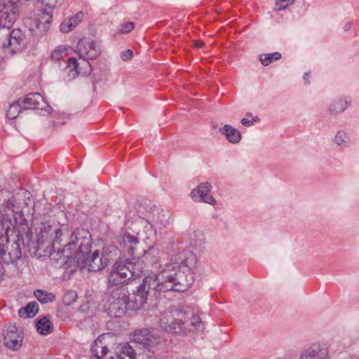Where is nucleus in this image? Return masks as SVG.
Segmentation results:
<instances>
[{
  "mask_svg": "<svg viewBox=\"0 0 359 359\" xmlns=\"http://www.w3.org/2000/svg\"><path fill=\"white\" fill-rule=\"evenodd\" d=\"M196 257L188 253L184 258L171 259L159 266L157 273L145 276L135 292L133 302L129 301L128 291L123 287L112 290L107 295L104 307L111 316L120 317L127 309L131 310L151 309L150 304L156 302L161 293L168 291H187L194 283L192 268Z\"/></svg>",
  "mask_w": 359,
  "mask_h": 359,
  "instance_id": "f257e3e1",
  "label": "nucleus"
},
{
  "mask_svg": "<svg viewBox=\"0 0 359 359\" xmlns=\"http://www.w3.org/2000/svg\"><path fill=\"white\" fill-rule=\"evenodd\" d=\"M351 97L348 95L336 97L330 103L327 110L333 116L341 114L351 106Z\"/></svg>",
  "mask_w": 359,
  "mask_h": 359,
  "instance_id": "2eb2a0df",
  "label": "nucleus"
},
{
  "mask_svg": "<svg viewBox=\"0 0 359 359\" xmlns=\"http://www.w3.org/2000/svg\"><path fill=\"white\" fill-rule=\"evenodd\" d=\"M144 269V262L137 257L117 262L109 273V283L116 285L121 284L131 278L139 277Z\"/></svg>",
  "mask_w": 359,
  "mask_h": 359,
  "instance_id": "20e7f679",
  "label": "nucleus"
},
{
  "mask_svg": "<svg viewBox=\"0 0 359 359\" xmlns=\"http://www.w3.org/2000/svg\"><path fill=\"white\" fill-rule=\"evenodd\" d=\"M77 299V293L75 291H67L62 298L63 303L67 306L72 305Z\"/></svg>",
  "mask_w": 359,
  "mask_h": 359,
  "instance_id": "7c9ffc66",
  "label": "nucleus"
},
{
  "mask_svg": "<svg viewBox=\"0 0 359 359\" xmlns=\"http://www.w3.org/2000/svg\"><path fill=\"white\" fill-rule=\"evenodd\" d=\"M79 249L74 253L73 259L76 260L78 266L81 269H87L90 271H98L106 267L104 259L101 258L99 250L90 252V235L84 229H76L72 234L70 241L65 245L63 251L72 250V247L76 248V245Z\"/></svg>",
  "mask_w": 359,
  "mask_h": 359,
  "instance_id": "7ed1b4c3",
  "label": "nucleus"
},
{
  "mask_svg": "<svg viewBox=\"0 0 359 359\" xmlns=\"http://www.w3.org/2000/svg\"><path fill=\"white\" fill-rule=\"evenodd\" d=\"M156 230L144 218H138L126 229L118 238L120 249L125 253L139 257L156 252Z\"/></svg>",
  "mask_w": 359,
  "mask_h": 359,
  "instance_id": "f03ea898",
  "label": "nucleus"
},
{
  "mask_svg": "<svg viewBox=\"0 0 359 359\" xmlns=\"http://www.w3.org/2000/svg\"><path fill=\"white\" fill-rule=\"evenodd\" d=\"M304 80L305 81L306 84H309L310 83V81H309V73L306 72L304 74Z\"/></svg>",
  "mask_w": 359,
  "mask_h": 359,
  "instance_id": "e433bc0d",
  "label": "nucleus"
},
{
  "mask_svg": "<svg viewBox=\"0 0 359 359\" xmlns=\"http://www.w3.org/2000/svg\"><path fill=\"white\" fill-rule=\"evenodd\" d=\"M54 227L48 224H43L37 233V242L39 244L53 243Z\"/></svg>",
  "mask_w": 359,
  "mask_h": 359,
  "instance_id": "412c9836",
  "label": "nucleus"
},
{
  "mask_svg": "<svg viewBox=\"0 0 359 359\" xmlns=\"http://www.w3.org/2000/svg\"><path fill=\"white\" fill-rule=\"evenodd\" d=\"M76 53L81 59L88 61V60L97 58L101 50L96 41L90 38L84 37L78 41Z\"/></svg>",
  "mask_w": 359,
  "mask_h": 359,
  "instance_id": "1a4fd4ad",
  "label": "nucleus"
},
{
  "mask_svg": "<svg viewBox=\"0 0 359 359\" xmlns=\"http://www.w3.org/2000/svg\"><path fill=\"white\" fill-rule=\"evenodd\" d=\"M13 224L10 219L4 217L0 221V238L5 239L7 242L8 241V231L11 229Z\"/></svg>",
  "mask_w": 359,
  "mask_h": 359,
  "instance_id": "cd10ccee",
  "label": "nucleus"
},
{
  "mask_svg": "<svg viewBox=\"0 0 359 359\" xmlns=\"http://www.w3.org/2000/svg\"><path fill=\"white\" fill-rule=\"evenodd\" d=\"M101 258L105 259L106 266L109 264V263L114 259L116 255L118 253V250L116 247L110 245L105 246L102 248V251L100 252Z\"/></svg>",
  "mask_w": 359,
  "mask_h": 359,
  "instance_id": "5701e85b",
  "label": "nucleus"
},
{
  "mask_svg": "<svg viewBox=\"0 0 359 359\" xmlns=\"http://www.w3.org/2000/svg\"><path fill=\"white\" fill-rule=\"evenodd\" d=\"M36 327L39 334L43 335L48 334L51 330L50 321L47 317H43L37 321Z\"/></svg>",
  "mask_w": 359,
  "mask_h": 359,
  "instance_id": "bb28decb",
  "label": "nucleus"
},
{
  "mask_svg": "<svg viewBox=\"0 0 359 359\" xmlns=\"http://www.w3.org/2000/svg\"><path fill=\"white\" fill-rule=\"evenodd\" d=\"M191 314V312H184L182 309L172 308L161 314L159 323L167 332L177 334H183L186 332V327L183 325V322Z\"/></svg>",
  "mask_w": 359,
  "mask_h": 359,
  "instance_id": "39448f33",
  "label": "nucleus"
},
{
  "mask_svg": "<svg viewBox=\"0 0 359 359\" xmlns=\"http://www.w3.org/2000/svg\"><path fill=\"white\" fill-rule=\"evenodd\" d=\"M22 108L24 107L22 104L21 99H20L10 104L9 108L6 111V116L9 119L15 118L21 112Z\"/></svg>",
  "mask_w": 359,
  "mask_h": 359,
  "instance_id": "393cba45",
  "label": "nucleus"
},
{
  "mask_svg": "<svg viewBox=\"0 0 359 359\" xmlns=\"http://www.w3.org/2000/svg\"><path fill=\"white\" fill-rule=\"evenodd\" d=\"M212 186L209 182H202L191 191V198L196 202H203L212 205L217 204L215 198L210 195Z\"/></svg>",
  "mask_w": 359,
  "mask_h": 359,
  "instance_id": "ddd939ff",
  "label": "nucleus"
},
{
  "mask_svg": "<svg viewBox=\"0 0 359 359\" xmlns=\"http://www.w3.org/2000/svg\"><path fill=\"white\" fill-rule=\"evenodd\" d=\"M333 142L341 147H346L350 142V136L345 130H339L334 135Z\"/></svg>",
  "mask_w": 359,
  "mask_h": 359,
  "instance_id": "b1692460",
  "label": "nucleus"
},
{
  "mask_svg": "<svg viewBox=\"0 0 359 359\" xmlns=\"http://www.w3.org/2000/svg\"><path fill=\"white\" fill-rule=\"evenodd\" d=\"M83 13L79 12L74 16L65 20L60 25V31L63 33H69L72 31L82 20Z\"/></svg>",
  "mask_w": 359,
  "mask_h": 359,
  "instance_id": "aec40b11",
  "label": "nucleus"
},
{
  "mask_svg": "<svg viewBox=\"0 0 359 359\" xmlns=\"http://www.w3.org/2000/svg\"><path fill=\"white\" fill-rule=\"evenodd\" d=\"M28 43L25 34L20 29H13L4 45V52L11 55L21 53L25 50Z\"/></svg>",
  "mask_w": 359,
  "mask_h": 359,
  "instance_id": "6e6552de",
  "label": "nucleus"
},
{
  "mask_svg": "<svg viewBox=\"0 0 359 359\" xmlns=\"http://www.w3.org/2000/svg\"><path fill=\"white\" fill-rule=\"evenodd\" d=\"M133 53L131 50L128 49L121 53V57L123 60L126 61L130 60L133 57Z\"/></svg>",
  "mask_w": 359,
  "mask_h": 359,
  "instance_id": "f704fd0d",
  "label": "nucleus"
},
{
  "mask_svg": "<svg viewBox=\"0 0 359 359\" xmlns=\"http://www.w3.org/2000/svg\"><path fill=\"white\" fill-rule=\"evenodd\" d=\"M39 311V306L36 302H30L25 307L21 308L18 311V314L21 318H32Z\"/></svg>",
  "mask_w": 359,
  "mask_h": 359,
  "instance_id": "4be33fe9",
  "label": "nucleus"
},
{
  "mask_svg": "<svg viewBox=\"0 0 359 359\" xmlns=\"http://www.w3.org/2000/svg\"><path fill=\"white\" fill-rule=\"evenodd\" d=\"M133 340L135 343L142 344L149 351L156 348L160 343L159 337L154 333V330L147 329L135 332Z\"/></svg>",
  "mask_w": 359,
  "mask_h": 359,
  "instance_id": "f8f14e48",
  "label": "nucleus"
},
{
  "mask_svg": "<svg viewBox=\"0 0 359 359\" xmlns=\"http://www.w3.org/2000/svg\"><path fill=\"white\" fill-rule=\"evenodd\" d=\"M92 71L90 62L85 59L71 57L68 59L67 66L64 69L63 79L66 81H72L79 76H86Z\"/></svg>",
  "mask_w": 359,
  "mask_h": 359,
  "instance_id": "423d86ee",
  "label": "nucleus"
},
{
  "mask_svg": "<svg viewBox=\"0 0 359 359\" xmlns=\"http://www.w3.org/2000/svg\"><path fill=\"white\" fill-rule=\"evenodd\" d=\"M327 351L319 343H315L305 349L301 354L299 359H327Z\"/></svg>",
  "mask_w": 359,
  "mask_h": 359,
  "instance_id": "dca6fc26",
  "label": "nucleus"
},
{
  "mask_svg": "<svg viewBox=\"0 0 359 359\" xmlns=\"http://www.w3.org/2000/svg\"><path fill=\"white\" fill-rule=\"evenodd\" d=\"M281 57V54L278 52L272 53L262 54L259 56V60L264 66L269 65L273 60H278Z\"/></svg>",
  "mask_w": 359,
  "mask_h": 359,
  "instance_id": "c85d7f7f",
  "label": "nucleus"
},
{
  "mask_svg": "<svg viewBox=\"0 0 359 359\" xmlns=\"http://www.w3.org/2000/svg\"><path fill=\"white\" fill-rule=\"evenodd\" d=\"M66 56H67V48L65 46L57 47L51 53V59L55 61H60Z\"/></svg>",
  "mask_w": 359,
  "mask_h": 359,
  "instance_id": "c756f323",
  "label": "nucleus"
},
{
  "mask_svg": "<svg viewBox=\"0 0 359 359\" xmlns=\"http://www.w3.org/2000/svg\"><path fill=\"white\" fill-rule=\"evenodd\" d=\"M41 3L47 8L53 10L57 7V0H41Z\"/></svg>",
  "mask_w": 359,
  "mask_h": 359,
  "instance_id": "72a5a7b5",
  "label": "nucleus"
},
{
  "mask_svg": "<svg viewBox=\"0 0 359 359\" xmlns=\"http://www.w3.org/2000/svg\"><path fill=\"white\" fill-rule=\"evenodd\" d=\"M34 294L38 301L42 304L52 302L55 299L54 294L43 290H36Z\"/></svg>",
  "mask_w": 359,
  "mask_h": 359,
  "instance_id": "a878e982",
  "label": "nucleus"
},
{
  "mask_svg": "<svg viewBox=\"0 0 359 359\" xmlns=\"http://www.w3.org/2000/svg\"><path fill=\"white\" fill-rule=\"evenodd\" d=\"M295 0H276V9L277 11H282L287 8L288 6L292 5Z\"/></svg>",
  "mask_w": 359,
  "mask_h": 359,
  "instance_id": "2f4dec72",
  "label": "nucleus"
},
{
  "mask_svg": "<svg viewBox=\"0 0 359 359\" xmlns=\"http://www.w3.org/2000/svg\"><path fill=\"white\" fill-rule=\"evenodd\" d=\"M3 334L4 344L8 348L17 351L22 346L23 336L15 325H9L5 327Z\"/></svg>",
  "mask_w": 359,
  "mask_h": 359,
  "instance_id": "9b49d317",
  "label": "nucleus"
},
{
  "mask_svg": "<svg viewBox=\"0 0 359 359\" xmlns=\"http://www.w3.org/2000/svg\"><path fill=\"white\" fill-rule=\"evenodd\" d=\"M168 219V214L163 210L156 207L151 210L147 216V221L151 225L152 229H154V226L159 229L166 228L169 225Z\"/></svg>",
  "mask_w": 359,
  "mask_h": 359,
  "instance_id": "4468645a",
  "label": "nucleus"
},
{
  "mask_svg": "<svg viewBox=\"0 0 359 359\" xmlns=\"http://www.w3.org/2000/svg\"><path fill=\"white\" fill-rule=\"evenodd\" d=\"M195 46L197 48H201L203 46V42L201 41H195Z\"/></svg>",
  "mask_w": 359,
  "mask_h": 359,
  "instance_id": "4c0bfd02",
  "label": "nucleus"
},
{
  "mask_svg": "<svg viewBox=\"0 0 359 359\" xmlns=\"http://www.w3.org/2000/svg\"><path fill=\"white\" fill-rule=\"evenodd\" d=\"M135 28L134 23L132 22H127L120 25L118 29L119 34H128Z\"/></svg>",
  "mask_w": 359,
  "mask_h": 359,
  "instance_id": "473e14b6",
  "label": "nucleus"
},
{
  "mask_svg": "<svg viewBox=\"0 0 359 359\" xmlns=\"http://www.w3.org/2000/svg\"><path fill=\"white\" fill-rule=\"evenodd\" d=\"M182 311L184 312H191V315L184 319L183 325L187 329L188 323L190 321V325L193 327L192 331L203 332L205 329L204 325L201 321V318L198 316L194 314V311L189 308H182Z\"/></svg>",
  "mask_w": 359,
  "mask_h": 359,
  "instance_id": "6ab92c4d",
  "label": "nucleus"
},
{
  "mask_svg": "<svg viewBox=\"0 0 359 359\" xmlns=\"http://www.w3.org/2000/svg\"><path fill=\"white\" fill-rule=\"evenodd\" d=\"M53 20L52 13L41 11L34 19V26L39 33L46 32Z\"/></svg>",
  "mask_w": 359,
  "mask_h": 359,
  "instance_id": "f3484780",
  "label": "nucleus"
},
{
  "mask_svg": "<svg viewBox=\"0 0 359 359\" xmlns=\"http://www.w3.org/2000/svg\"><path fill=\"white\" fill-rule=\"evenodd\" d=\"M74 231L72 233H69V230L67 228L63 229H54V234L53 237V243L52 248L54 251L57 250L58 252H61L64 255V256L67 258H73L74 253L76 252L79 249L78 244L76 245V248L72 247V250H69L67 252H64V248L65 245H67L70 241V238L72 234L74 232Z\"/></svg>",
  "mask_w": 359,
  "mask_h": 359,
  "instance_id": "0eeeda50",
  "label": "nucleus"
},
{
  "mask_svg": "<svg viewBox=\"0 0 359 359\" xmlns=\"http://www.w3.org/2000/svg\"><path fill=\"white\" fill-rule=\"evenodd\" d=\"M24 109H34L41 115L50 114L51 107L39 93H30L21 100Z\"/></svg>",
  "mask_w": 359,
  "mask_h": 359,
  "instance_id": "9d476101",
  "label": "nucleus"
},
{
  "mask_svg": "<svg viewBox=\"0 0 359 359\" xmlns=\"http://www.w3.org/2000/svg\"><path fill=\"white\" fill-rule=\"evenodd\" d=\"M259 120V118L257 116L252 118V120H250L247 118H243L241 119V123L244 126L250 127L253 125L254 121H257Z\"/></svg>",
  "mask_w": 359,
  "mask_h": 359,
  "instance_id": "c9c22d12",
  "label": "nucleus"
},
{
  "mask_svg": "<svg viewBox=\"0 0 359 359\" xmlns=\"http://www.w3.org/2000/svg\"><path fill=\"white\" fill-rule=\"evenodd\" d=\"M219 131L224 135L226 140L231 144H238L241 140V133L231 125L225 124Z\"/></svg>",
  "mask_w": 359,
  "mask_h": 359,
  "instance_id": "a211bd4d",
  "label": "nucleus"
}]
</instances>
